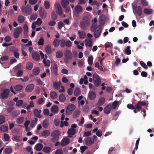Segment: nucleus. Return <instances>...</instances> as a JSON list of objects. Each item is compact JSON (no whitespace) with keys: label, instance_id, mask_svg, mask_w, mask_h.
I'll return each instance as SVG.
<instances>
[{"label":"nucleus","instance_id":"412c9836","mask_svg":"<svg viewBox=\"0 0 154 154\" xmlns=\"http://www.w3.org/2000/svg\"><path fill=\"white\" fill-rule=\"evenodd\" d=\"M92 40L91 39H85V44L86 46H88L90 47L92 46Z\"/></svg>","mask_w":154,"mask_h":154},{"label":"nucleus","instance_id":"3c124183","mask_svg":"<svg viewBox=\"0 0 154 154\" xmlns=\"http://www.w3.org/2000/svg\"><path fill=\"white\" fill-rule=\"evenodd\" d=\"M0 130L2 131L5 132L8 130V128L6 126L2 125L0 127Z\"/></svg>","mask_w":154,"mask_h":154},{"label":"nucleus","instance_id":"58836bf2","mask_svg":"<svg viewBox=\"0 0 154 154\" xmlns=\"http://www.w3.org/2000/svg\"><path fill=\"white\" fill-rule=\"evenodd\" d=\"M42 125L43 127L46 128H47L49 125L48 121L47 119H45L42 122Z\"/></svg>","mask_w":154,"mask_h":154},{"label":"nucleus","instance_id":"13d9d810","mask_svg":"<svg viewBox=\"0 0 154 154\" xmlns=\"http://www.w3.org/2000/svg\"><path fill=\"white\" fill-rule=\"evenodd\" d=\"M12 150L11 148H6L5 149V152L7 154H9L12 152Z\"/></svg>","mask_w":154,"mask_h":154},{"label":"nucleus","instance_id":"473e14b6","mask_svg":"<svg viewBox=\"0 0 154 154\" xmlns=\"http://www.w3.org/2000/svg\"><path fill=\"white\" fill-rule=\"evenodd\" d=\"M78 34L80 38H84L86 36V33L85 32L83 31L79 32Z\"/></svg>","mask_w":154,"mask_h":154},{"label":"nucleus","instance_id":"c85d7f7f","mask_svg":"<svg viewBox=\"0 0 154 154\" xmlns=\"http://www.w3.org/2000/svg\"><path fill=\"white\" fill-rule=\"evenodd\" d=\"M75 129L71 128L68 130L67 134L68 135H73L75 134Z\"/></svg>","mask_w":154,"mask_h":154},{"label":"nucleus","instance_id":"de8ad7c7","mask_svg":"<svg viewBox=\"0 0 154 154\" xmlns=\"http://www.w3.org/2000/svg\"><path fill=\"white\" fill-rule=\"evenodd\" d=\"M56 54L57 58H60L62 57L63 53L61 51H58L56 52Z\"/></svg>","mask_w":154,"mask_h":154},{"label":"nucleus","instance_id":"49530a36","mask_svg":"<svg viewBox=\"0 0 154 154\" xmlns=\"http://www.w3.org/2000/svg\"><path fill=\"white\" fill-rule=\"evenodd\" d=\"M93 57L92 56H89L88 58V61L90 65H91L93 63Z\"/></svg>","mask_w":154,"mask_h":154},{"label":"nucleus","instance_id":"a211bd4d","mask_svg":"<svg viewBox=\"0 0 154 154\" xmlns=\"http://www.w3.org/2000/svg\"><path fill=\"white\" fill-rule=\"evenodd\" d=\"M65 56L67 59H72V54L70 51L68 49H66L65 51Z\"/></svg>","mask_w":154,"mask_h":154},{"label":"nucleus","instance_id":"0e129e2a","mask_svg":"<svg viewBox=\"0 0 154 154\" xmlns=\"http://www.w3.org/2000/svg\"><path fill=\"white\" fill-rule=\"evenodd\" d=\"M4 139L6 141H8L10 138L9 135L7 134H4Z\"/></svg>","mask_w":154,"mask_h":154},{"label":"nucleus","instance_id":"052dcab7","mask_svg":"<svg viewBox=\"0 0 154 154\" xmlns=\"http://www.w3.org/2000/svg\"><path fill=\"white\" fill-rule=\"evenodd\" d=\"M140 64L141 66L144 69H148V67L146 64L142 61H141L140 62Z\"/></svg>","mask_w":154,"mask_h":154},{"label":"nucleus","instance_id":"9d476101","mask_svg":"<svg viewBox=\"0 0 154 154\" xmlns=\"http://www.w3.org/2000/svg\"><path fill=\"white\" fill-rule=\"evenodd\" d=\"M146 104V103L145 102L142 101H139L138 102L135 104V107L136 109L138 111H139L140 110L142 111L141 109L142 106H145Z\"/></svg>","mask_w":154,"mask_h":154},{"label":"nucleus","instance_id":"72a5a7b5","mask_svg":"<svg viewBox=\"0 0 154 154\" xmlns=\"http://www.w3.org/2000/svg\"><path fill=\"white\" fill-rule=\"evenodd\" d=\"M130 48L131 47L130 46H128L124 51L125 53L128 55L130 54L131 53Z\"/></svg>","mask_w":154,"mask_h":154},{"label":"nucleus","instance_id":"6e6552de","mask_svg":"<svg viewBox=\"0 0 154 154\" xmlns=\"http://www.w3.org/2000/svg\"><path fill=\"white\" fill-rule=\"evenodd\" d=\"M22 28L21 26L16 28L14 30L13 34L14 37L15 38H18L19 37L20 35L22 32Z\"/></svg>","mask_w":154,"mask_h":154},{"label":"nucleus","instance_id":"f257e3e1","mask_svg":"<svg viewBox=\"0 0 154 154\" xmlns=\"http://www.w3.org/2000/svg\"><path fill=\"white\" fill-rule=\"evenodd\" d=\"M83 11L82 7L80 5H77L75 7V9L73 11V15L76 17H79V14Z\"/></svg>","mask_w":154,"mask_h":154},{"label":"nucleus","instance_id":"2eb2a0df","mask_svg":"<svg viewBox=\"0 0 154 154\" xmlns=\"http://www.w3.org/2000/svg\"><path fill=\"white\" fill-rule=\"evenodd\" d=\"M34 87V84H29L26 87L25 91L27 92H30L33 90Z\"/></svg>","mask_w":154,"mask_h":154},{"label":"nucleus","instance_id":"4be33fe9","mask_svg":"<svg viewBox=\"0 0 154 154\" xmlns=\"http://www.w3.org/2000/svg\"><path fill=\"white\" fill-rule=\"evenodd\" d=\"M96 97V94L93 91H90L88 94V98L91 100L94 99Z\"/></svg>","mask_w":154,"mask_h":154},{"label":"nucleus","instance_id":"20e7f679","mask_svg":"<svg viewBox=\"0 0 154 154\" xmlns=\"http://www.w3.org/2000/svg\"><path fill=\"white\" fill-rule=\"evenodd\" d=\"M89 24V21L88 17L87 16H84L83 18V21L80 22V25L82 28L84 29L86 26H88Z\"/></svg>","mask_w":154,"mask_h":154},{"label":"nucleus","instance_id":"f8f14e48","mask_svg":"<svg viewBox=\"0 0 154 154\" xmlns=\"http://www.w3.org/2000/svg\"><path fill=\"white\" fill-rule=\"evenodd\" d=\"M39 12L40 17L43 19H45L47 15L46 11L42 7H40Z\"/></svg>","mask_w":154,"mask_h":154},{"label":"nucleus","instance_id":"bb28decb","mask_svg":"<svg viewBox=\"0 0 154 154\" xmlns=\"http://www.w3.org/2000/svg\"><path fill=\"white\" fill-rule=\"evenodd\" d=\"M152 9L146 8L143 11V13L146 14L150 15L152 13Z\"/></svg>","mask_w":154,"mask_h":154},{"label":"nucleus","instance_id":"bf43d9fd","mask_svg":"<svg viewBox=\"0 0 154 154\" xmlns=\"http://www.w3.org/2000/svg\"><path fill=\"white\" fill-rule=\"evenodd\" d=\"M9 59V57L6 55L2 56L0 58V60L3 61H6Z\"/></svg>","mask_w":154,"mask_h":154},{"label":"nucleus","instance_id":"f3484780","mask_svg":"<svg viewBox=\"0 0 154 154\" xmlns=\"http://www.w3.org/2000/svg\"><path fill=\"white\" fill-rule=\"evenodd\" d=\"M24 36L25 38H28L29 37L27 34L28 27L27 24H25L23 26Z\"/></svg>","mask_w":154,"mask_h":154},{"label":"nucleus","instance_id":"7ed1b4c3","mask_svg":"<svg viewBox=\"0 0 154 154\" xmlns=\"http://www.w3.org/2000/svg\"><path fill=\"white\" fill-rule=\"evenodd\" d=\"M21 10L23 13H26L28 15L30 14L32 12L31 7L29 5H26V7L22 6Z\"/></svg>","mask_w":154,"mask_h":154},{"label":"nucleus","instance_id":"9b49d317","mask_svg":"<svg viewBox=\"0 0 154 154\" xmlns=\"http://www.w3.org/2000/svg\"><path fill=\"white\" fill-rule=\"evenodd\" d=\"M101 26L98 25L97 26V29L95 30L94 32V35L95 38H98L100 35L102 29Z\"/></svg>","mask_w":154,"mask_h":154},{"label":"nucleus","instance_id":"c756f323","mask_svg":"<svg viewBox=\"0 0 154 154\" xmlns=\"http://www.w3.org/2000/svg\"><path fill=\"white\" fill-rule=\"evenodd\" d=\"M58 110V107L57 105L53 106L51 109V111L54 113H57Z\"/></svg>","mask_w":154,"mask_h":154},{"label":"nucleus","instance_id":"603ef678","mask_svg":"<svg viewBox=\"0 0 154 154\" xmlns=\"http://www.w3.org/2000/svg\"><path fill=\"white\" fill-rule=\"evenodd\" d=\"M60 47L62 48L64 47L65 45V40L64 39H61L60 40Z\"/></svg>","mask_w":154,"mask_h":154},{"label":"nucleus","instance_id":"09e8293b","mask_svg":"<svg viewBox=\"0 0 154 154\" xmlns=\"http://www.w3.org/2000/svg\"><path fill=\"white\" fill-rule=\"evenodd\" d=\"M54 88L58 90L60 88V85L57 82H54L53 83Z\"/></svg>","mask_w":154,"mask_h":154},{"label":"nucleus","instance_id":"6ab92c4d","mask_svg":"<svg viewBox=\"0 0 154 154\" xmlns=\"http://www.w3.org/2000/svg\"><path fill=\"white\" fill-rule=\"evenodd\" d=\"M111 109V106L108 105L106 106L104 109V112L105 114H108L110 112Z\"/></svg>","mask_w":154,"mask_h":154},{"label":"nucleus","instance_id":"39448f33","mask_svg":"<svg viewBox=\"0 0 154 154\" xmlns=\"http://www.w3.org/2000/svg\"><path fill=\"white\" fill-rule=\"evenodd\" d=\"M93 78L94 85L97 87H98L101 83V79L99 76L97 74H93Z\"/></svg>","mask_w":154,"mask_h":154},{"label":"nucleus","instance_id":"cd10ccee","mask_svg":"<svg viewBox=\"0 0 154 154\" xmlns=\"http://www.w3.org/2000/svg\"><path fill=\"white\" fill-rule=\"evenodd\" d=\"M26 68L29 70H31L33 67V64L30 62H27L26 65Z\"/></svg>","mask_w":154,"mask_h":154},{"label":"nucleus","instance_id":"79ce46f5","mask_svg":"<svg viewBox=\"0 0 154 154\" xmlns=\"http://www.w3.org/2000/svg\"><path fill=\"white\" fill-rule=\"evenodd\" d=\"M50 96L52 99H55L57 97V93L54 91H52L50 94Z\"/></svg>","mask_w":154,"mask_h":154},{"label":"nucleus","instance_id":"774afa93","mask_svg":"<svg viewBox=\"0 0 154 154\" xmlns=\"http://www.w3.org/2000/svg\"><path fill=\"white\" fill-rule=\"evenodd\" d=\"M63 151L61 149H57L55 152V154H63Z\"/></svg>","mask_w":154,"mask_h":154},{"label":"nucleus","instance_id":"338daca9","mask_svg":"<svg viewBox=\"0 0 154 154\" xmlns=\"http://www.w3.org/2000/svg\"><path fill=\"white\" fill-rule=\"evenodd\" d=\"M72 44V42L69 40L66 42L65 45L66 47H69L71 46Z\"/></svg>","mask_w":154,"mask_h":154},{"label":"nucleus","instance_id":"680f3d73","mask_svg":"<svg viewBox=\"0 0 154 154\" xmlns=\"http://www.w3.org/2000/svg\"><path fill=\"white\" fill-rule=\"evenodd\" d=\"M24 120V118L22 117L18 118L17 120V123L20 124L22 123Z\"/></svg>","mask_w":154,"mask_h":154},{"label":"nucleus","instance_id":"5701e85b","mask_svg":"<svg viewBox=\"0 0 154 154\" xmlns=\"http://www.w3.org/2000/svg\"><path fill=\"white\" fill-rule=\"evenodd\" d=\"M33 114L35 116L38 118H40L42 117V116L41 115L38 111V110L35 109L33 110Z\"/></svg>","mask_w":154,"mask_h":154},{"label":"nucleus","instance_id":"1a4fd4ad","mask_svg":"<svg viewBox=\"0 0 154 154\" xmlns=\"http://www.w3.org/2000/svg\"><path fill=\"white\" fill-rule=\"evenodd\" d=\"M54 7L56 9V11L58 14L61 15L63 13L62 9L59 3H56L54 5Z\"/></svg>","mask_w":154,"mask_h":154},{"label":"nucleus","instance_id":"393cba45","mask_svg":"<svg viewBox=\"0 0 154 154\" xmlns=\"http://www.w3.org/2000/svg\"><path fill=\"white\" fill-rule=\"evenodd\" d=\"M40 69L38 67H35L32 70V73L35 75H38L40 71Z\"/></svg>","mask_w":154,"mask_h":154},{"label":"nucleus","instance_id":"37998d69","mask_svg":"<svg viewBox=\"0 0 154 154\" xmlns=\"http://www.w3.org/2000/svg\"><path fill=\"white\" fill-rule=\"evenodd\" d=\"M18 20L20 23H22L24 21V17L22 15H20L18 17Z\"/></svg>","mask_w":154,"mask_h":154},{"label":"nucleus","instance_id":"a19ab883","mask_svg":"<svg viewBox=\"0 0 154 154\" xmlns=\"http://www.w3.org/2000/svg\"><path fill=\"white\" fill-rule=\"evenodd\" d=\"M59 99L60 101L64 102L66 100V98L64 94H60L59 97Z\"/></svg>","mask_w":154,"mask_h":154},{"label":"nucleus","instance_id":"ddd939ff","mask_svg":"<svg viewBox=\"0 0 154 154\" xmlns=\"http://www.w3.org/2000/svg\"><path fill=\"white\" fill-rule=\"evenodd\" d=\"M70 142L69 139L66 137L63 138L61 142V145L62 146H64L68 144Z\"/></svg>","mask_w":154,"mask_h":154},{"label":"nucleus","instance_id":"864d4df0","mask_svg":"<svg viewBox=\"0 0 154 154\" xmlns=\"http://www.w3.org/2000/svg\"><path fill=\"white\" fill-rule=\"evenodd\" d=\"M38 44L39 45H44V38L41 37L38 42Z\"/></svg>","mask_w":154,"mask_h":154},{"label":"nucleus","instance_id":"4c0bfd02","mask_svg":"<svg viewBox=\"0 0 154 154\" xmlns=\"http://www.w3.org/2000/svg\"><path fill=\"white\" fill-rule=\"evenodd\" d=\"M51 18L54 20H56L57 17V13L54 11H53L51 13Z\"/></svg>","mask_w":154,"mask_h":154},{"label":"nucleus","instance_id":"c9c22d12","mask_svg":"<svg viewBox=\"0 0 154 154\" xmlns=\"http://www.w3.org/2000/svg\"><path fill=\"white\" fill-rule=\"evenodd\" d=\"M81 92L80 89L79 88H77L74 91V95L75 96H78L81 94Z\"/></svg>","mask_w":154,"mask_h":154},{"label":"nucleus","instance_id":"dca6fc26","mask_svg":"<svg viewBox=\"0 0 154 154\" xmlns=\"http://www.w3.org/2000/svg\"><path fill=\"white\" fill-rule=\"evenodd\" d=\"M32 57L34 60L36 61L39 60L40 58V55L38 53L35 51L32 52Z\"/></svg>","mask_w":154,"mask_h":154},{"label":"nucleus","instance_id":"0eeeda50","mask_svg":"<svg viewBox=\"0 0 154 154\" xmlns=\"http://www.w3.org/2000/svg\"><path fill=\"white\" fill-rule=\"evenodd\" d=\"M10 90L8 89H5L1 93L0 96L1 98L5 99H7L9 94Z\"/></svg>","mask_w":154,"mask_h":154},{"label":"nucleus","instance_id":"c03bdc74","mask_svg":"<svg viewBox=\"0 0 154 154\" xmlns=\"http://www.w3.org/2000/svg\"><path fill=\"white\" fill-rule=\"evenodd\" d=\"M44 6L45 9H48L50 7L49 2L48 1H45L44 2Z\"/></svg>","mask_w":154,"mask_h":154},{"label":"nucleus","instance_id":"aec40b11","mask_svg":"<svg viewBox=\"0 0 154 154\" xmlns=\"http://www.w3.org/2000/svg\"><path fill=\"white\" fill-rule=\"evenodd\" d=\"M136 12L138 16H141L142 14V8L140 6H136L135 8Z\"/></svg>","mask_w":154,"mask_h":154},{"label":"nucleus","instance_id":"2f4dec72","mask_svg":"<svg viewBox=\"0 0 154 154\" xmlns=\"http://www.w3.org/2000/svg\"><path fill=\"white\" fill-rule=\"evenodd\" d=\"M105 102V99L104 97H101L99 100L97 105L98 106H101Z\"/></svg>","mask_w":154,"mask_h":154},{"label":"nucleus","instance_id":"4468645a","mask_svg":"<svg viewBox=\"0 0 154 154\" xmlns=\"http://www.w3.org/2000/svg\"><path fill=\"white\" fill-rule=\"evenodd\" d=\"M85 143L86 145L90 146L94 143V141L92 140V138L88 137L85 139Z\"/></svg>","mask_w":154,"mask_h":154},{"label":"nucleus","instance_id":"a878e982","mask_svg":"<svg viewBox=\"0 0 154 154\" xmlns=\"http://www.w3.org/2000/svg\"><path fill=\"white\" fill-rule=\"evenodd\" d=\"M43 147V145L42 144L40 143H38L35 145V149L37 151H39L42 150Z\"/></svg>","mask_w":154,"mask_h":154},{"label":"nucleus","instance_id":"5fc2aeb1","mask_svg":"<svg viewBox=\"0 0 154 154\" xmlns=\"http://www.w3.org/2000/svg\"><path fill=\"white\" fill-rule=\"evenodd\" d=\"M5 121V117L2 115H0V125L3 124Z\"/></svg>","mask_w":154,"mask_h":154},{"label":"nucleus","instance_id":"ea45409f","mask_svg":"<svg viewBox=\"0 0 154 154\" xmlns=\"http://www.w3.org/2000/svg\"><path fill=\"white\" fill-rule=\"evenodd\" d=\"M45 50L47 54H50L51 52V47L49 45H48L45 46Z\"/></svg>","mask_w":154,"mask_h":154},{"label":"nucleus","instance_id":"e433bc0d","mask_svg":"<svg viewBox=\"0 0 154 154\" xmlns=\"http://www.w3.org/2000/svg\"><path fill=\"white\" fill-rule=\"evenodd\" d=\"M51 148L50 147L45 146L43 149V151L45 153H48L51 150Z\"/></svg>","mask_w":154,"mask_h":154},{"label":"nucleus","instance_id":"69168bd1","mask_svg":"<svg viewBox=\"0 0 154 154\" xmlns=\"http://www.w3.org/2000/svg\"><path fill=\"white\" fill-rule=\"evenodd\" d=\"M61 4L63 8H66V1L65 0H61Z\"/></svg>","mask_w":154,"mask_h":154},{"label":"nucleus","instance_id":"7c9ffc66","mask_svg":"<svg viewBox=\"0 0 154 154\" xmlns=\"http://www.w3.org/2000/svg\"><path fill=\"white\" fill-rule=\"evenodd\" d=\"M50 132L48 130H45L43 131L41 133V135L42 136L45 137L49 136L50 135Z\"/></svg>","mask_w":154,"mask_h":154},{"label":"nucleus","instance_id":"6e6d98bb","mask_svg":"<svg viewBox=\"0 0 154 154\" xmlns=\"http://www.w3.org/2000/svg\"><path fill=\"white\" fill-rule=\"evenodd\" d=\"M118 104L119 101H114L112 104L113 109H115L116 107L118 106Z\"/></svg>","mask_w":154,"mask_h":154},{"label":"nucleus","instance_id":"f03ea898","mask_svg":"<svg viewBox=\"0 0 154 154\" xmlns=\"http://www.w3.org/2000/svg\"><path fill=\"white\" fill-rule=\"evenodd\" d=\"M60 134V132L58 130L54 131L51 134L52 137L51 140L53 142H54L59 140V135Z\"/></svg>","mask_w":154,"mask_h":154},{"label":"nucleus","instance_id":"4d7b16f0","mask_svg":"<svg viewBox=\"0 0 154 154\" xmlns=\"http://www.w3.org/2000/svg\"><path fill=\"white\" fill-rule=\"evenodd\" d=\"M56 22L53 20H51L48 23V24L50 26H54L56 24Z\"/></svg>","mask_w":154,"mask_h":154},{"label":"nucleus","instance_id":"f704fd0d","mask_svg":"<svg viewBox=\"0 0 154 154\" xmlns=\"http://www.w3.org/2000/svg\"><path fill=\"white\" fill-rule=\"evenodd\" d=\"M23 86L20 85H17L14 87V89L16 91H20L23 88Z\"/></svg>","mask_w":154,"mask_h":154},{"label":"nucleus","instance_id":"b1692460","mask_svg":"<svg viewBox=\"0 0 154 154\" xmlns=\"http://www.w3.org/2000/svg\"><path fill=\"white\" fill-rule=\"evenodd\" d=\"M80 114V111L79 109H77L75 110L73 114V117L75 119L79 117Z\"/></svg>","mask_w":154,"mask_h":154},{"label":"nucleus","instance_id":"8fccbe9b","mask_svg":"<svg viewBox=\"0 0 154 154\" xmlns=\"http://www.w3.org/2000/svg\"><path fill=\"white\" fill-rule=\"evenodd\" d=\"M53 70L54 74L55 75H57V66L56 64H55L54 65L53 67Z\"/></svg>","mask_w":154,"mask_h":154},{"label":"nucleus","instance_id":"a18cd8bd","mask_svg":"<svg viewBox=\"0 0 154 154\" xmlns=\"http://www.w3.org/2000/svg\"><path fill=\"white\" fill-rule=\"evenodd\" d=\"M60 40L55 39L53 41V44L54 47H58L60 44Z\"/></svg>","mask_w":154,"mask_h":154},{"label":"nucleus","instance_id":"e2e57ef3","mask_svg":"<svg viewBox=\"0 0 154 154\" xmlns=\"http://www.w3.org/2000/svg\"><path fill=\"white\" fill-rule=\"evenodd\" d=\"M88 148V147L85 146H82L80 147V149L81 150V153H83L85 150Z\"/></svg>","mask_w":154,"mask_h":154},{"label":"nucleus","instance_id":"423d86ee","mask_svg":"<svg viewBox=\"0 0 154 154\" xmlns=\"http://www.w3.org/2000/svg\"><path fill=\"white\" fill-rule=\"evenodd\" d=\"M75 106L73 104H71L68 105L66 109V115H70L72 111L75 109Z\"/></svg>","mask_w":154,"mask_h":154}]
</instances>
